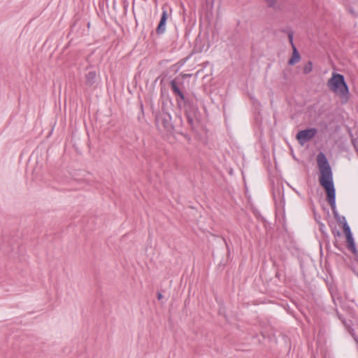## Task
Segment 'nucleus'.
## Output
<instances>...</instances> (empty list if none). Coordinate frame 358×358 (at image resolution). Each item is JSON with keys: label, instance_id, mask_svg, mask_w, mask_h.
<instances>
[{"label": "nucleus", "instance_id": "f257e3e1", "mask_svg": "<svg viewBox=\"0 0 358 358\" xmlns=\"http://www.w3.org/2000/svg\"><path fill=\"white\" fill-rule=\"evenodd\" d=\"M317 163L320 171V184L326 192L327 200L332 211L336 210V189L334 183L333 173L329 161L323 152H320L317 155Z\"/></svg>", "mask_w": 358, "mask_h": 358}, {"label": "nucleus", "instance_id": "f03ea898", "mask_svg": "<svg viewBox=\"0 0 358 358\" xmlns=\"http://www.w3.org/2000/svg\"><path fill=\"white\" fill-rule=\"evenodd\" d=\"M329 89L338 95L342 99V103H346L349 99L350 92L343 75L333 73L331 78L327 81Z\"/></svg>", "mask_w": 358, "mask_h": 358}, {"label": "nucleus", "instance_id": "7ed1b4c3", "mask_svg": "<svg viewBox=\"0 0 358 358\" xmlns=\"http://www.w3.org/2000/svg\"><path fill=\"white\" fill-rule=\"evenodd\" d=\"M182 108L189 126L192 130H194L199 123L200 116L196 104L193 101Z\"/></svg>", "mask_w": 358, "mask_h": 358}, {"label": "nucleus", "instance_id": "20e7f679", "mask_svg": "<svg viewBox=\"0 0 358 358\" xmlns=\"http://www.w3.org/2000/svg\"><path fill=\"white\" fill-rule=\"evenodd\" d=\"M155 121L157 127H162L166 131L171 132L173 130V125L171 122V115L166 111L164 103L162 106V110L155 115Z\"/></svg>", "mask_w": 358, "mask_h": 358}, {"label": "nucleus", "instance_id": "39448f33", "mask_svg": "<svg viewBox=\"0 0 358 358\" xmlns=\"http://www.w3.org/2000/svg\"><path fill=\"white\" fill-rule=\"evenodd\" d=\"M317 133L315 128H308L299 131L296 136L299 143L303 145L306 143L310 141Z\"/></svg>", "mask_w": 358, "mask_h": 358}, {"label": "nucleus", "instance_id": "423d86ee", "mask_svg": "<svg viewBox=\"0 0 358 358\" xmlns=\"http://www.w3.org/2000/svg\"><path fill=\"white\" fill-rule=\"evenodd\" d=\"M180 85H182V83L179 79L175 78L170 82L171 89L176 99L180 98L185 94V92L181 89Z\"/></svg>", "mask_w": 358, "mask_h": 358}, {"label": "nucleus", "instance_id": "0eeeda50", "mask_svg": "<svg viewBox=\"0 0 358 358\" xmlns=\"http://www.w3.org/2000/svg\"><path fill=\"white\" fill-rule=\"evenodd\" d=\"M167 18H168L167 10L164 7H162V14L159 22L156 29V32L157 34L160 35L165 32Z\"/></svg>", "mask_w": 358, "mask_h": 358}, {"label": "nucleus", "instance_id": "6e6552de", "mask_svg": "<svg viewBox=\"0 0 358 358\" xmlns=\"http://www.w3.org/2000/svg\"><path fill=\"white\" fill-rule=\"evenodd\" d=\"M96 83V73L91 71L85 75V85L88 87L93 86Z\"/></svg>", "mask_w": 358, "mask_h": 358}, {"label": "nucleus", "instance_id": "1a4fd4ad", "mask_svg": "<svg viewBox=\"0 0 358 358\" xmlns=\"http://www.w3.org/2000/svg\"><path fill=\"white\" fill-rule=\"evenodd\" d=\"M192 101H193L192 98L189 96V95L187 93L183 94L180 98H176V103L179 108H182L186 106L187 104L191 103Z\"/></svg>", "mask_w": 358, "mask_h": 358}, {"label": "nucleus", "instance_id": "9d476101", "mask_svg": "<svg viewBox=\"0 0 358 358\" xmlns=\"http://www.w3.org/2000/svg\"><path fill=\"white\" fill-rule=\"evenodd\" d=\"M301 56L296 47L292 48V55L288 61V64L290 66L294 65L300 61Z\"/></svg>", "mask_w": 358, "mask_h": 358}, {"label": "nucleus", "instance_id": "9b49d317", "mask_svg": "<svg viewBox=\"0 0 358 358\" xmlns=\"http://www.w3.org/2000/svg\"><path fill=\"white\" fill-rule=\"evenodd\" d=\"M346 241L348 243V248L350 250L353 254L357 252V249L355 246V243L352 236L346 237Z\"/></svg>", "mask_w": 358, "mask_h": 358}, {"label": "nucleus", "instance_id": "f8f14e48", "mask_svg": "<svg viewBox=\"0 0 358 358\" xmlns=\"http://www.w3.org/2000/svg\"><path fill=\"white\" fill-rule=\"evenodd\" d=\"M343 231H344V233L345 234V237H348V236H352L350 227L348 225L347 222H345L344 226H343Z\"/></svg>", "mask_w": 358, "mask_h": 358}, {"label": "nucleus", "instance_id": "ddd939ff", "mask_svg": "<svg viewBox=\"0 0 358 358\" xmlns=\"http://www.w3.org/2000/svg\"><path fill=\"white\" fill-rule=\"evenodd\" d=\"M282 31L284 32H287V36H288V38H289V41L292 45V48H294V47H296L294 42H293V38H294V33L291 30H282Z\"/></svg>", "mask_w": 358, "mask_h": 358}, {"label": "nucleus", "instance_id": "4468645a", "mask_svg": "<svg viewBox=\"0 0 358 358\" xmlns=\"http://www.w3.org/2000/svg\"><path fill=\"white\" fill-rule=\"evenodd\" d=\"M313 69V63L310 61H308L303 67V73L305 74H308L311 72Z\"/></svg>", "mask_w": 358, "mask_h": 358}, {"label": "nucleus", "instance_id": "2eb2a0df", "mask_svg": "<svg viewBox=\"0 0 358 358\" xmlns=\"http://www.w3.org/2000/svg\"><path fill=\"white\" fill-rule=\"evenodd\" d=\"M267 6L269 8H272L276 9L278 7L276 6L277 0H265Z\"/></svg>", "mask_w": 358, "mask_h": 358}, {"label": "nucleus", "instance_id": "dca6fc26", "mask_svg": "<svg viewBox=\"0 0 358 358\" xmlns=\"http://www.w3.org/2000/svg\"><path fill=\"white\" fill-rule=\"evenodd\" d=\"M337 221L338 222L341 223L343 224V226H344L345 222H347L346 219L344 216H341V217H339Z\"/></svg>", "mask_w": 358, "mask_h": 358}, {"label": "nucleus", "instance_id": "f3484780", "mask_svg": "<svg viewBox=\"0 0 358 358\" xmlns=\"http://www.w3.org/2000/svg\"><path fill=\"white\" fill-rule=\"evenodd\" d=\"M332 212H333V214H334V216L335 219H336V220H338V219L339 217H341V216L339 215V214H338V211H337V210H334V211H332Z\"/></svg>", "mask_w": 358, "mask_h": 358}, {"label": "nucleus", "instance_id": "a211bd4d", "mask_svg": "<svg viewBox=\"0 0 358 358\" xmlns=\"http://www.w3.org/2000/svg\"><path fill=\"white\" fill-rule=\"evenodd\" d=\"M162 297H163L162 294L160 292H158V294H157V299L159 300H160L161 299H162Z\"/></svg>", "mask_w": 358, "mask_h": 358}, {"label": "nucleus", "instance_id": "6ab92c4d", "mask_svg": "<svg viewBox=\"0 0 358 358\" xmlns=\"http://www.w3.org/2000/svg\"><path fill=\"white\" fill-rule=\"evenodd\" d=\"M336 235H338V236H340V235H341V233H340V231H336Z\"/></svg>", "mask_w": 358, "mask_h": 358}, {"label": "nucleus", "instance_id": "aec40b11", "mask_svg": "<svg viewBox=\"0 0 358 358\" xmlns=\"http://www.w3.org/2000/svg\"><path fill=\"white\" fill-rule=\"evenodd\" d=\"M275 275H276V277H278L279 276L278 273H277Z\"/></svg>", "mask_w": 358, "mask_h": 358}]
</instances>
